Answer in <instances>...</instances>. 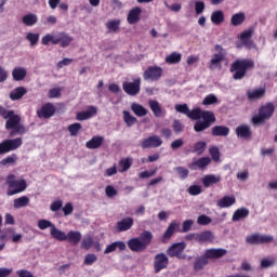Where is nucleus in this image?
<instances>
[{
    "label": "nucleus",
    "instance_id": "obj_15",
    "mask_svg": "<svg viewBox=\"0 0 277 277\" xmlns=\"http://www.w3.org/2000/svg\"><path fill=\"white\" fill-rule=\"evenodd\" d=\"M98 109L96 106H89L88 110L77 113L76 120L83 121V120H90V118H93V116H96Z\"/></svg>",
    "mask_w": 277,
    "mask_h": 277
},
{
    "label": "nucleus",
    "instance_id": "obj_21",
    "mask_svg": "<svg viewBox=\"0 0 277 277\" xmlns=\"http://www.w3.org/2000/svg\"><path fill=\"white\" fill-rule=\"evenodd\" d=\"M215 240V235L211 230H205L197 234V241L198 243H213Z\"/></svg>",
    "mask_w": 277,
    "mask_h": 277
},
{
    "label": "nucleus",
    "instance_id": "obj_34",
    "mask_svg": "<svg viewBox=\"0 0 277 277\" xmlns=\"http://www.w3.org/2000/svg\"><path fill=\"white\" fill-rule=\"evenodd\" d=\"M12 77L14 81H23L27 77V69L23 67H15L12 71Z\"/></svg>",
    "mask_w": 277,
    "mask_h": 277
},
{
    "label": "nucleus",
    "instance_id": "obj_20",
    "mask_svg": "<svg viewBox=\"0 0 277 277\" xmlns=\"http://www.w3.org/2000/svg\"><path fill=\"white\" fill-rule=\"evenodd\" d=\"M141 15H142V9L140 6H135L132 10H130L127 17L129 25H135L136 23H140Z\"/></svg>",
    "mask_w": 277,
    "mask_h": 277
},
{
    "label": "nucleus",
    "instance_id": "obj_18",
    "mask_svg": "<svg viewBox=\"0 0 277 277\" xmlns=\"http://www.w3.org/2000/svg\"><path fill=\"white\" fill-rule=\"evenodd\" d=\"M230 72H234V79H243V61H236L230 66Z\"/></svg>",
    "mask_w": 277,
    "mask_h": 277
},
{
    "label": "nucleus",
    "instance_id": "obj_30",
    "mask_svg": "<svg viewBox=\"0 0 277 277\" xmlns=\"http://www.w3.org/2000/svg\"><path fill=\"white\" fill-rule=\"evenodd\" d=\"M208 265H209V260L207 259V255L203 254L197 258L196 261L194 262V271L202 272V269H205V267Z\"/></svg>",
    "mask_w": 277,
    "mask_h": 277
},
{
    "label": "nucleus",
    "instance_id": "obj_49",
    "mask_svg": "<svg viewBox=\"0 0 277 277\" xmlns=\"http://www.w3.org/2000/svg\"><path fill=\"white\" fill-rule=\"evenodd\" d=\"M120 168H122L121 172H127L133 166V158H123L119 161Z\"/></svg>",
    "mask_w": 277,
    "mask_h": 277
},
{
    "label": "nucleus",
    "instance_id": "obj_9",
    "mask_svg": "<svg viewBox=\"0 0 277 277\" xmlns=\"http://www.w3.org/2000/svg\"><path fill=\"white\" fill-rule=\"evenodd\" d=\"M168 265H170V259L163 252L157 253L154 256V272L155 274H159V272H163V269H168Z\"/></svg>",
    "mask_w": 277,
    "mask_h": 277
},
{
    "label": "nucleus",
    "instance_id": "obj_32",
    "mask_svg": "<svg viewBox=\"0 0 277 277\" xmlns=\"http://www.w3.org/2000/svg\"><path fill=\"white\" fill-rule=\"evenodd\" d=\"M131 110L137 116V118H144V116H148V109L142 106V104L133 103L131 105Z\"/></svg>",
    "mask_w": 277,
    "mask_h": 277
},
{
    "label": "nucleus",
    "instance_id": "obj_29",
    "mask_svg": "<svg viewBox=\"0 0 277 277\" xmlns=\"http://www.w3.org/2000/svg\"><path fill=\"white\" fill-rule=\"evenodd\" d=\"M237 202L234 196H224L222 199L217 201V207L220 209H228V207H233Z\"/></svg>",
    "mask_w": 277,
    "mask_h": 277
},
{
    "label": "nucleus",
    "instance_id": "obj_10",
    "mask_svg": "<svg viewBox=\"0 0 277 277\" xmlns=\"http://www.w3.org/2000/svg\"><path fill=\"white\" fill-rule=\"evenodd\" d=\"M247 243L251 246H261L263 243H272L274 241V236L262 235V234H253L246 238Z\"/></svg>",
    "mask_w": 277,
    "mask_h": 277
},
{
    "label": "nucleus",
    "instance_id": "obj_55",
    "mask_svg": "<svg viewBox=\"0 0 277 277\" xmlns=\"http://www.w3.org/2000/svg\"><path fill=\"white\" fill-rule=\"evenodd\" d=\"M189 196H200L202 194V186L200 185H190L187 189Z\"/></svg>",
    "mask_w": 277,
    "mask_h": 277
},
{
    "label": "nucleus",
    "instance_id": "obj_54",
    "mask_svg": "<svg viewBox=\"0 0 277 277\" xmlns=\"http://www.w3.org/2000/svg\"><path fill=\"white\" fill-rule=\"evenodd\" d=\"M96 261H98V256H96V254L94 253H88L84 256V261L83 264L84 265H94L96 263Z\"/></svg>",
    "mask_w": 277,
    "mask_h": 277
},
{
    "label": "nucleus",
    "instance_id": "obj_48",
    "mask_svg": "<svg viewBox=\"0 0 277 277\" xmlns=\"http://www.w3.org/2000/svg\"><path fill=\"white\" fill-rule=\"evenodd\" d=\"M254 60L252 58H245L243 60V77H246L248 70H254Z\"/></svg>",
    "mask_w": 277,
    "mask_h": 277
},
{
    "label": "nucleus",
    "instance_id": "obj_44",
    "mask_svg": "<svg viewBox=\"0 0 277 277\" xmlns=\"http://www.w3.org/2000/svg\"><path fill=\"white\" fill-rule=\"evenodd\" d=\"M92 246H94V238H92L91 235L84 236L81 241L82 250H90V248H92Z\"/></svg>",
    "mask_w": 277,
    "mask_h": 277
},
{
    "label": "nucleus",
    "instance_id": "obj_60",
    "mask_svg": "<svg viewBox=\"0 0 277 277\" xmlns=\"http://www.w3.org/2000/svg\"><path fill=\"white\" fill-rule=\"evenodd\" d=\"M215 103H217V96L209 94L205 97L202 105H215Z\"/></svg>",
    "mask_w": 277,
    "mask_h": 277
},
{
    "label": "nucleus",
    "instance_id": "obj_31",
    "mask_svg": "<svg viewBox=\"0 0 277 277\" xmlns=\"http://www.w3.org/2000/svg\"><path fill=\"white\" fill-rule=\"evenodd\" d=\"M27 94V89L25 87H17L10 93L11 101H21L23 96Z\"/></svg>",
    "mask_w": 277,
    "mask_h": 277
},
{
    "label": "nucleus",
    "instance_id": "obj_13",
    "mask_svg": "<svg viewBox=\"0 0 277 277\" xmlns=\"http://www.w3.org/2000/svg\"><path fill=\"white\" fill-rule=\"evenodd\" d=\"M163 144V140L159 135H151L144 138L141 143L142 148H159Z\"/></svg>",
    "mask_w": 277,
    "mask_h": 277
},
{
    "label": "nucleus",
    "instance_id": "obj_27",
    "mask_svg": "<svg viewBox=\"0 0 277 277\" xmlns=\"http://www.w3.org/2000/svg\"><path fill=\"white\" fill-rule=\"evenodd\" d=\"M221 181L222 177L220 175L208 174L202 177L201 183L205 187H211V185H216V183H220Z\"/></svg>",
    "mask_w": 277,
    "mask_h": 277
},
{
    "label": "nucleus",
    "instance_id": "obj_24",
    "mask_svg": "<svg viewBox=\"0 0 277 277\" xmlns=\"http://www.w3.org/2000/svg\"><path fill=\"white\" fill-rule=\"evenodd\" d=\"M81 239H82L81 232L69 230L66 234V241H68V243H71V246H78V243L81 242Z\"/></svg>",
    "mask_w": 277,
    "mask_h": 277
},
{
    "label": "nucleus",
    "instance_id": "obj_23",
    "mask_svg": "<svg viewBox=\"0 0 277 277\" xmlns=\"http://www.w3.org/2000/svg\"><path fill=\"white\" fill-rule=\"evenodd\" d=\"M127 245L131 252H144V250H146L140 238H131L130 240H128Z\"/></svg>",
    "mask_w": 277,
    "mask_h": 277
},
{
    "label": "nucleus",
    "instance_id": "obj_8",
    "mask_svg": "<svg viewBox=\"0 0 277 277\" xmlns=\"http://www.w3.org/2000/svg\"><path fill=\"white\" fill-rule=\"evenodd\" d=\"M161 77H163V68L157 65L147 67L143 72V79L145 81H159Z\"/></svg>",
    "mask_w": 277,
    "mask_h": 277
},
{
    "label": "nucleus",
    "instance_id": "obj_39",
    "mask_svg": "<svg viewBox=\"0 0 277 277\" xmlns=\"http://www.w3.org/2000/svg\"><path fill=\"white\" fill-rule=\"evenodd\" d=\"M138 239L143 243L144 248L146 249L153 242V233L145 230L140 235Z\"/></svg>",
    "mask_w": 277,
    "mask_h": 277
},
{
    "label": "nucleus",
    "instance_id": "obj_63",
    "mask_svg": "<svg viewBox=\"0 0 277 277\" xmlns=\"http://www.w3.org/2000/svg\"><path fill=\"white\" fill-rule=\"evenodd\" d=\"M175 110L179 114H184L185 116H187V114H189V106H187V104H177L175 105Z\"/></svg>",
    "mask_w": 277,
    "mask_h": 277
},
{
    "label": "nucleus",
    "instance_id": "obj_22",
    "mask_svg": "<svg viewBox=\"0 0 277 277\" xmlns=\"http://www.w3.org/2000/svg\"><path fill=\"white\" fill-rule=\"evenodd\" d=\"M226 249H208L205 251V254L207 260L209 261V259H222V256H226Z\"/></svg>",
    "mask_w": 277,
    "mask_h": 277
},
{
    "label": "nucleus",
    "instance_id": "obj_17",
    "mask_svg": "<svg viewBox=\"0 0 277 277\" xmlns=\"http://www.w3.org/2000/svg\"><path fill=\"white\" fill-rule=\"evenodd\" d=\"M117 250H119V252H124V250H127V243H124V241L111 242L110 245H107L104 254H111V252H116Z\"/></svg>",
    "mask_w": 277,
    "mask_h": 277
},
{
    "label": "nucleus",
    "instance_id": "obj_7",
    "mask_svg": "<svg viewBox=\"0 0 277 277\" xmlns=\"http://www.w3.org/2000/svg\"><path fill=\"white\" fill-rule=\"evenodd\" d=\"M142 88V79L136 78L133 82L124 81L122 83V90L128 96H137Z\"/></svg>",
    "mask_w": 277,
    "mask_h": 277
},
{
    "label": "nucleus",
    "instance_id": "obj_11",
    "mask_svg": "<svg viewBox=\"0 0 277 277\" xmlns=\"http://www.w3.org/2000/svg\"><path fill=\"white\" fill-rule=\"evenodd\" d=\"M214 49L217 53L213 54L210 61V68H213V66H222V62L226 60V50H224L222 45L216 44Z\"/></svg>",
    "mask_w": 277,
    "mask_h": 277
},
{
    "label": "nucleus",
    "instance_id": "obj_38",
    "mask_svg": "<svg viewBox=\"0 0 277 277\" xmlns=\"http://www.w3.org/2000/svg\"><path fill=\"white\" fill-rule=\"evenodd\" d=\"M29 202H30L29 197L22 196L13 200V207L14 209H23L25 207H28Z\"/></svg>",
    "mask_w": 277,
    "mask_h": 277
},
{
    "label": "nucleus",
    "instance_id": "obj_52",
    "mask_svg": "<svg viewBox=\"0 0 277 277\" xmlns=\"http://www.w3.org/2000/svg\"><path fill=\"white\" fill-rule=\"evenodd\" d=\"M26 40L30 42L31 47H36V44H38V41L40 40V34L28 32L26 35Z\"/></svg>",
    "mask_w": 277,
    "mask_h": 277
},
{
    "label": "nucleus",
    "instance_id": "obj_56",
    "mask_svg": "<svg viewBox=\"0 0 277 277\" xmlns=\"http://www.w3.org/2000/svg\"><path fill=\"white\" fill-rule=\"evenodd\" d=\"M174 171L179 174L180 179L184 181V179H187L189 176V169L185 167H176Z\"/></svg>",
    "mask_w": 277,
    "mask_h": 277
},
{
    "label": "nucleus",
    "instance_id": "obj_46",
    "mask_svg": "<svg viewBox=\"0 0 277 277\" xmlns=\"http://www.w3.org/2000/svg\"><path fill=\"white\" fill-rule=\"evenodd\" d=\"M211 126L206 121H201L198 120L196 121V123L194 124V131H196V133H201V131H207V129H209Z\"/></svg>",
    "mask_w": 277,
    "mask_h": 277
},
{
    "label": "nucleus",
    "instance_id": "obj_58",
    "mask_svg": "<svg viewBox=\"0 0 277 277\" xmlns=\"http://www.w3.org/2000/svg\"><path fill=\"white\" fill-rule=\"evenodd\" d=\"M212 220L206 214H201L197 219V224H199V226H209Z\"/></svg>",
    "mask_w": 277,
    "mask_h": 277
},
{
    "label": "nucleus",
    "instance_id": "obj_5",
    "mask_svg": "<svg viewBox=\"0 0 277 277\" xmlns=\"http://www.w3.org/2000/svg\"><path fill=\"white\" fill-rule=\"evenodd\" d=\"M23 146V137L5 138L0 143V155H8Z\"/></svg>",
    "mask_w": 277,
    "mask_h": 277
},
{
    "label": "nucleus",
    "instance_id": "obj_3",
    "mask_svg": "<svg viewBox=\"0 0 277 277\" xmlns=\"http://www.w3.org/2000/svg\"><path fill=\"white\" fill-rule=\"evenodd\" d=\"M6 196H16L27 189V180L18 179L16 174L9 173L5 177Z\"/></svg>",
    "mask_w": 277,
    "mask_h": 277
},
{
    "label": "nucleus",
    "instance_id": "obj_25",
    "mask_svg": "<svg viewBox=\"0 0 277 277\" xmlns=\"http://www.w3.org/2000/svg\"><path fill=\"white\" fill-rule=\"evenodd\" d=\"M105 142V137L103 136H93L90 141L85 143L87 148L90 150H96V148H101L103 143Z\"/></svg>",
    "mask_w": 277,
    "mask_h": 277
},
{
    "label": "nucleus",
    "instance_id": "obj_64",
    "mask_svg": "<svg viewBox=\"0 0 277 277\" xmlns=\"http://www.w3.org/2000/svg\"><path fill=\"white\" fill-rule=\"evenodd\" d=\"M17 277H35L32 272H29L28 269H19L16 271Z\"/></svg>",
    "mask_w": 277,
    "mask_h": 277
},
{
    "label": "nucleus",
    "instance_id": "obj_4",
    "mask_svg": "<svg viewBox=\"0 0 277 277\" xmlns=\"http://www.w3.org/2000/svg\"><path fill=\"white\" fill-rule=\"evenodd\" d=\"M274 111H276V105L272 102L261 106L259 114L252 118L253 124H264L266 120H269L274 116Z\"/></svg>",
    "mask_w": 277,
    "mask_h": 277
},
{
    "label": "nucleus",
    "instance_id": "obj_36",
    "mask_svg": "<svg viewBox=\"0 0 277 277\" xmlns=\"http://www.w3.org/2000/svg\"><path fill=\"white\" fill-rule=\"evenodd\" d=\"M120 19H110L106 23V28L110 34H119L120 32Z\"/></svg>",
    "mask_w": 277,
    "mask_h": 277
},
{
    "label": "nucleus",
    "instance_id": "obj_61",
    "mask_svg": "<svg viewBox=\"0 0 277 277\" xmlns=\"http://www.w3.org/2000/svg\"><path fill=\"white\" fill-rule=\"evenodd\" d=\"M48 96L49 98H60V96H62V89L60 88L50 89Z\"/></svg>",
    "mask_w": 277,
    "mask_h": 277
},
{
    "label": "nucleus",
    "instance_id": "obj_12",
    "mask_svg": "<svg viewBox=\"0 0 277 277\" xmlns=\"http://www.w3.org/2000/svg\"><path fill=\"white\" fill-rule=\"evenodd\" d=\"M55 111H57V109L53 103H45L40 109L37 110V116L38 118L49 120V118H53V116H55Z\"/></svg>",
    "mask_w": 277,
    "mask_h": 277
},
{
    "label": "nucleus",
    "instance_id": "obj_35",
    "mask_svg": "<svg viewBox=\"0 0 277 277\" xmlns=\"http://www.w3.org/2000/svg\"><path fill=\"white\" fill-rule=\"evenodd\" d=\"M50 235L53 239H56V241H66V233L57 229L55 225L50 229Z\"/></svg>",
    "mask_w": 277,
    "mask_h": 277
},
{
    "label": "nucleus",
    "instance_id": "obj_53",
    "mask_svg": "<svg viewBox=\"0 0 277 277\" xmlns=\"http://www.w3.org/2000/svg\"><path fill=\"white\" fill-rule=\"evenodd\" d=\"M232 25H234V27H238V25H241V23H243V13H236L232 16L230 19Z\"/></svg>",
    "mask_w": 277,
    "mask_h": 277
},
{
    "label": "nucleus",
    "instance_id": "obj_19",
    "mask_svg": "<svg viewBox=\"0 0 277 277\" xmlns=\"http://www.w3.org/2000/svg\"><path fill=\"white\" fill-rule=\"evenodd\" d=\"M179 226V223L176 221H172L168 228L166 229L163 236H162V243H168L170 239H172L174 233H176V228Z\"/></svg>",
    "mask_w": 277,
    "mask_h": 277
},
{
    "label": "nucleus",
    "instance_id": "obj_40",
    "mask_svg": "<svg viewBox=\"0 0 277 277\" xmlns=\"http://www.w3.org/2000/svg\"><path fill=\"white\" fill-rule=\"evenodd\" d=\"M211 23H213V25H222V23H224V11L217 10L212 12Z\"/></svg>",
    "mask_w": 277,
    "mask_h": 277
},
{
    "label": "nucleus",
    "instance_id": "obj_43",
    "mask_svg": "<svg viewBox=\"0 0 277 277\" xmlns=\"http://www.w3.org/2000/svg\"><path fill=\"white\" fill-rule=\"evenodd\" d=\"M18 161V156L16 154H12L11 156L5 157L0 160V166H14Z\"/></svg>",
    "mask_w": 277,
    "mask_h": 277
},
{
    "label": "nucleus",
    "instance_id": "obj_37",
    "mask_svg": "<svg viewBox=\"0 0 277 277\" xmlns=\"http://www.w3.org/2000/svg\"><path fill=\"white\" fill-rule=\"evenodd\" d=\"M22 23L26 25V27H34L36 23H38V15L34 13H29L27 15H24L22 18Z\"/></svg>",
    "mask_w": 277,
    "mask_h": 277
},
{
    "label": "nucleus",
    "instance_id": "obj_26",
    "mask_svg": "<svg viewBox=\"0 0 277 277\" xmlns=\"http://www.w3.org/2000/svg\"><path fill=\"white\" fill-rule=\"evenodd\" d=\"M265 88L254 89L252 91L247 92V96L249 101H261V98L265 97Z\"/></svg>",
    "mask_w": 277,
    "mask_h": 277
},
{
    "label": "nucleus",
    "instance_id": "obj_59",
    "mask_svg": "<svg viewBox=\"0 0 277 277\" xmlns=\"http://www.w3.org/2000/svg\"><path fill=\"white\" fill-rule=\"evenodd\" d=\"M63 206L64 201H62V199H57L50 205V210L53 211V213H55L60 211V209H62Z\"/></svg>",
    "mask_w": 277,
    "mask_h": 277
},
{
    "label": "nucleus",
    "instance_id": "obj_14",
    "mask_svg": "<svg viewBox=\"0 0 277 277\" xmlns=\"http://www.w3.org/2000/svg\"><path fill=\"white\" fill-rule=\"evenodd\" d=\"M133 224H135V221L131 216H127L121 221H118L116 225L117 233H127V230H131V228H133Z\"/></svg>",
    "mask_w": 277,
    "mask_h": 277
},
{
    "label": "nucleus",
    "instance_id": "obj_57",
    "mask_svg": "<svg viewBox=\"0 0 277 277\" xmlns=\"http://www.w3.org/2000/svg\"><path fill=\"white\" fill-rule=\"evenodd\" d=\"M53 226H55V224H52L49 220L42 219L38 221V228H40V230H47V228H53Z\"/></svg>",
    "mask_w": 277,
    "mask_h": 277
},
{
    "label": "nucleus",
    "instance_id": "obj_1",
    "mask_svg": "<svg viewBox=\"0 0 277 277\" xmlns=\"http://www.w3.org/2000/svg\"><path fill=\"white\" fill-rule=\"evenodd\" d=\"M0 116L6 120L5 129L10 131V137H16V135H25L27 128L21 124V116L14 114V110H8L3 106H0Z\"/></svg>",
    "mask_w": 277,
    "mask_h": 277
},
{
    "label": "nucleus",
    "instance_id": "obj_45",
    "mask_svg": "<svg viewBox=\"0 0 277 277\" xmlns=\"http://www.w3.org/2000/svg\"><path fill=\"white\" fill-rule=\"evenodd\" d=\"M123 120L127 127H133L137 122V118L133 117L129 110H123Z\"/></svg>",
    "mask_w": 277,
    "mask_h": 277
},
{
    "label": "nucleus",
    "instance_id": "obj_28",
    "mask_svg": "<svg viewBox=\"0 0 277 277\" xmlns=\"http://www.w3.org/2000/svg\"><path fill=\"white\" fill-rule=\"evenodd\" d=\"M230 133V129L226 126H214L212 128V135L214 137H226Z\"/></svg>",
    "mask_w": 277,
    "mask_h": 277
},
{
    "label": "nucleus",
    "instance_id": "obj_33",
    "mask_svg": "<svg viewBox=\"0 0 277 277\" xmlns=\"http://www.w3.org/2000/svg\"><path fill=\"white\" fill-rule=\"evenodd\" d=\"M149 109H151L154 116L156 118H161V114H163V108H161V105H159V102L155 100H150L148 102Z\"/></svg>",
    "mask_w": 277,
    "mask_h": 277
},
{
    "label": "nucleus",
    "instance_id": "obj_2",
    "mask_svg": "<svg viewBox=\"0 0 277 277\" xmlns=\"http://www.w3.org/2000/svg\"><path fill=\"white\" fill-rule=\"evenodd\" d=\"M75 40L70 35H68L66 31H61L56 34H47L41 38V44L43 47H49V44L57 45L62 49H66L70 47V43Z\"/></svg>",
    "mask_w": 277,
    "mask_h": 277
},
{
    "label": "nucleus",
    "instance_id": "obj_62",
    "mask_svg": "<svg viewBox=\"0 0 277 277\" xmlns=\"http://www.w3.org/2000/svg\"><path fill=\"white\" fill-rule=\"evenodd\" d=\"M105 194H106L107 198H114V197L118 196V190L115 189L114 186L108 185L105 188Z\"/></svg>",
    "mask_w": 277,
    "mask_h": 277
},
{
    "label": "nucleus",
    "instance_id": "obj_16",
    "mask_svg": "<svg viewBox=\"0 0 277 277\" xmlns=\"http://www.w3.org/2000/svg\"><path fill=\"white\" fill-rule=\"evenodd\" d=\"M211 163V158L209 157H202L195 161H193L190 164H188V168L190 170H205L207 166Z\"/></svg>",
    "mask_w": 277,
    "mask_h": 277
},
{
    "label": "nucleus",
    "instance_id": "obj_41",
    "mask_svg": "<svg viewBox=\"0 0 277 277\" xmlns=\"http://www.w3.org/2000/svg\"><path fill=\"white\" fill-rule=\"evenodd\" d=\"M205 150H207V142L199 141V142L194 144L193 149L190 150V153H193L195 155H202L205 153Z\"/></svg>",
    "mask_w": 277,
    "mask_h": 277
},
{
    "label": "nucleus",
    "instance_id": "obj_6",
    "mask_svg": "<svg viewBox=\"0 0 277 277\" xmlns=\"http://www.w3.org/2000/svg\"><path fill=\"white\" fill-rule=\"evenodd\" d=\"M185 248H187V243L184 241L174 242L167 249V255L170 256V259H179V261H184V259H187V255L184 254Z\"/></svg>",
    "mask_w": 277,
    "mask_h": 277
},
{
    "label": "nucleus",
    "instance_id": "obj_51",
    "mask_svg": "<svg viewBox=\"0 0 277 277\" xmlns=\"http://www.w3.org/2000/svg\"><path fill=\"white\" fill-rule=\"evenodd\" d=\"M181 54L173 52L166 57L167 64H180L181 63Z\"/></svg>",
    "mask_w": 277,
    "mask_h": 277
},
{
    "label": "nucleus",
    "instance_id": "obj_47",
    "mask_svg": "<svg viewBox=\"0 0 277 277\" xmlns=\"http://www.w3.org/2000/svg\"><path fill=\"white\" fill-rule=\"evenodd\" d=\"M202 115V109L200 108H194L193 110H188V114L186 115L187 118H189L190 120H200Z\"/></svg>",
    "mask_w": 277,
    "mask_h": 277
},
{
    "label": "nucleus",
    "instance_id": "obj_50",
    "mask_svg": "<svg viewBox=\"0 0 277 277\" xmlns=\"http://www.w3.org/2000/svg\"><path fill=\"white\" fill-rule=\"evenodd\" d=\"M68 131L71 135V137H77L79 135V131H81V123L76 122L68 126Z\"/></svg>",
    "mask_w": 277,
    "mask_h": 277
},
{
    "label": "nucleus",
    "instance_id": "obj_42",
    "mask_svg": "<svg viewBox=\"0 0 277 277\" xmlns=\"http://www.w3.org/2000/svg\"><path fill=\"white\" fill-rule=\"evenodd\" d=\"M201 118L203 122H207L210 127L215 122V114L209 110H201Z\"/></svg>",
    "mask_w": 277,
    "mask_h": 277
}]
</instances>
